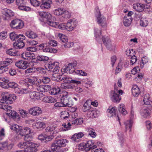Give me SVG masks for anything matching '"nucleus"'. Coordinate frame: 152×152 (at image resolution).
Listing matches in <instances>:
<instances>
[{"label": "nucleus", "instance_id": "7c9ffc66", "mask_svg": "<svg viewBox=\"0 0 152 152\" xmlns=\"http://www.w3.org/2000/svg\"><path fill=\"white\" fill-rule=\"evenodd\" d=\"M88 100L85 103L82 107V110L84 112L89 111L92 108H91V106L88 104Z\"/></svg>", "mask_w": 152, "mask_h": 152}, {"label": "nucleus", "instance_id": "1a4fd4ad", "mask_svg": "<svg viewBox=\"0 0 152 152\" xmlns=\"http://www.w3.org/2000/svg\"><path fill=\"white\" fill-rule=\"evenodd\" d=\"M30 114L34 116H38L42 113V111L40 108L37 106L33 107L28 110Z\"/></svg>", "mask_w": 152, "mask_h": 152}, {"label": "nucleus", "instance_id": "e2e57ef3", "mask_svg": "<svg viewBox=\"0 0 152 152\" xmlns=\"http://www.w3.org/2000/svg\"><path fill=\"white\" fill-rule=\"evenodd\" d=\"M7 32L3 31L0 33V39H4L7 37Z\"/></svg>", "mask_w": 152, "mask_h": 152}, {"label": "nucleus", "instance_id": "6e6552de", "mask_svg": "<svg viewBox=\"0 0 152 152\" xmlns=\"http://www.w3.org/2000/svg\"><path fill=\"white\" fill-rule=\"evenodd\" d=\"M59 68V64L58 62H54L48 66L49 70L55 73L53 75V76L54 77L56 76V74L57 73Z\"/></svg>", "mask_w": 152, "mask_h": 152}, {"label": "nucleus", "instance_id": "49530a36", "mask_svg": "<svg viewBox=\"0 0 152 152\" xmlns=\"http://www.w3.org/2000/svg\"><path fill=\"white\" fill-rule=\"evenodd\" d=\"M140 71V69L139 66H137L134 67L131 70V73L132 74L135 75L137 73L139 72Z\"/></svg>", "mask_w": 152, "mask_h": 152}, {"label": "nucleus", "instance_id": "69168bd1", "mask_svg": "<svg viewBox=\"0 0 152 152\" xmlns=\"http://www.w3.org/2000/svg\"><path fill=\"white\" fill-rule=\"evenodd\" d=\"M18 42H23V41L25 39V37L24 35L23 34H19L18 35Z\"/></svg>", "mask_w": 152, "mask_h": 152}, {"label": "nucleus", "instance_id": "b1692460", "mask_svg": "<svg viewBox=\"0 0 152 152\" xmlns=\"http://www.w3.org/2000/svg\"><path fill=\"white\" fill-rule=\"evenodd\" d=\"M142 115L145 118H147L150 115L151 110L149 108L146 107L142 109L141 110Z\"/></svg>", "mask_w": 152, "mask_h": 152}, {"label": "nucleus", "instance_id": "ea45409f", "mask_svg": "<svg viewBox=\"0 0 152 152\" xmlns=\"http://www.w3.org/2000/svg\"><path fill=\"white\" fill-rule=\"evenodd\" d=\"M102 40L104 44L105 45L110 44L111 42V41L109 37H105L103 36L102 38Z\"/></svg>", "mask_w": 152, "mask_h": 152}, {"label": "nucleus", "instance_id": "6ab92c4d", "mask_svg": "<svg viewBox=\"0 0 152 152\" xmlns=\"http://www.w3.org/2000/svg\"><path fill=\"white\" fill-rule=\"evenodd\" d=\"M84 135V134L83 132H80L75 133L72 136L71 139L76 142H78Z\"/></svg>", "mask_w": 152, "mask_h": 152}, {"label": "nucleus", "instance_id": "4c0bfd02", "mask_svg": "<svg viewBox=\"0 0 152 152\" xmlns=\"http://www.w3.org/2000/svg\"><path fill=\"white\" fill-rule=\"evenodd\" d=\"M64 12V9L63 8H60L56 9L54 11V14L56 15H62L63 13Z\"/></svg>", "mask_w": 152, "mask_h": 152}, {"label": "nucleus", "instance_id": "2f4dec72", "mask_svg": "<svg viewBox=\"0 0 152 152\" xmlns=\"http://www.w3.org/2000/svg\"><path fill=\"white\" fill-rule=\"evenodd\" d=\"M88 148H87L86 143H81L78 146V149L80 151H88Z\"/></svg>", "mask_w": 152, "mask_h": 152}, {"label": "nucleus", "instance_id": "e433bc0d", "mask_svg": "<svg viewBox=\"0 0 152 152\" xmlns=\"http://www.w3.org/2000/svg\"><path fill=\"white\" fill-rule=\"evenodd\" d=\"M119 110L123 115H126L127 113V111L125 108V107L123 104L120 105Z\"/></svg>", "mask_w": 152, "mask_h": 152}, {"label": "nucleus", "instance_id": "0e129e2a", "mask_svg": "<svg viewBox=\"0 0 152 152\" xmlns=\"http://www.w3.org/2000/svg\"><path fill=\"white\" fill-rule=\"evenodd\" d=\"M48 44L50 46L54 47L57 45V42L54 40L52 39L49 41Z\"/></svg>", "mask_w": 152, "mask_h": 152}, {"label": "nucleus", "instance_id": "13d9d810", "mask_svg": "<svg viewBox=\"0 0 152 152\" xmlns=\"http://www.w3.org/2000/svg\"><path fill=\"white\" fill-rule=\"evenodd\" d=\"M17 86V84L14 82H11L7 84L8 88H15Z\"/></svg>", "mask_w": 152, "mask_h": 152}, {"label": "nucleus", "instance_id": "9d476101", "mask_svg": "<svg viewBox=\"0 0 152 152\" xmlns=\"http://www.w3.org/2000/svg\"><path fill=\"white\" fill-rule=\"evenodd\" d=\"M10 63L7 61H0V74L4 73L8 70V65Z\"/></svg>", "mask_w": 152, "mask_h": 152}, {"label": "nucleus", "instance_id": "bb28decb", "mask_svg": "<svg viewBox=\"0 0 152 152\" xmlns=\"http://www.w3.org/2000/svg\"><path fill=\"white\" fill-rule=\"evenodd\" d=\"M86 144L87 148H88V151L91 149H93L97 147L96 145H94V143L92 140L88 141Z\"/></svg>", "mask_w": 152, "mask_h": 152}, {"label": "nucleus", "instance_id": "603ef678", "mask_svg": "<svg viewBox=\"0 0 152 152\" xmlns=\"http://www.w3.org/2000/svg\"><path fill=\"white\" fill-rule=\"evenodd\" d=\"M62 16L63 17L69 18L71 16V13L68 11H65L64 9V12L63 13Z\"/></svg>", "mask_w": 152, "mask_h": 152}, {"label": "nucleus", "instance_id": "3c124183", "mask_svg": "<svg viewBox=\"0 0 152 152\" xmlns=\"http://www.w3.org/2000/svg\"><path fill=\"white\" fill-rule=\"evenodd\" d=\"M30 1L31 4L34 7H38L40 4V2L37 0H30Z\"/></svg>", "mask_w": 152, "mask_h": 152}, {"label": "nucleus", "instance_id": "37998d69", "mask_svg": "<svg viewBox=\"0 0 152 152\" xmlns=\"http://www.w3.org/2000/svg\"><path fill=\"white\" fill-rule=\"evenodd\" d=\"M88 131L89 134L93 137H95L96 136V134L94 132V130L91 128L88 129Z\"/></svg>", "mask_w": 152, "mask_h": 152}, {"label": "nucleus", "instance_id": "a18cd8bd", "mask_svg": "<svg viewBox=\"0 0 152 152\" xmlns=\"http://www.w3.org/2000/svg\"><path fill=\"white\" fill-rule=\"evenodd\" d=\"M69 113L66 111H64L61 112V117L63 119L68 118L69 116Z\"/></svg>", "mask_w": 152, "mask_h": 152}, {"label": "nucleus", "instance_id": "c85d7f7f", "mask_svg": "<svg viewBox=\"0 0 152 152\" xmlns=\"http://www.w3.org/2000/svg\"><path fill=\"white\" fill-rule=\"evenodd\" d=\"M13 45L16 49H20L22 48L25 45L24 43L23 42L17 41L13 43Z\"/></svg>", "mask_w": 152, "mask_h": 152}, {"label": "nucleus", "instance_id": "f03ea898", "mask_svg": "<svg viewBox=\"0 0 152 152\" xmlns=\"http://www.w3.org/2000/svg\"><path fill=\"white\" fill-rule=\"evenodd\" d=\"M10 128L12 130L15 131L18 135L22 136L30 134L31 131V129L28 127L23 128L16 124L12 125Z\"/></svg>", "mask_w": 152, "mask_h": 152}, {"label": "nucleus", "instance_id": "a878e982", "mask_svg": "<svg viewBox=\"0 0 152 152\" xmlns=\"http://www.w3.org/2000/svg\"><path fill=\"white\" fill-rule=\"evenodd\" d=\"M87 115L89 118H93L97 116V113L96 111L92 108L88 111Z\"/></svg>", "mask_w": 152, "mask_h": 152}, {"label": "nucleus", "instance_id": "6e6d98bb", "mask_svg": "<svg viewBox=\"0 0 152 152\" xmlns=\"http://www.w3.org/2000/svg\"><path fill=\"white\" fill-rule=\"evenodd\" d=\"M71 125L70 123L68 122L67 123H64L62 126L63 127V128L64 129V130H66L69 129Z\"/></svg>", "mask_w": 152, "mask_h": 152}, {"label": "nucleus", "instance_id": "5fc2aeb1", "mask_svg": "<svg viewBox=\"0 0 152 152\" xmlns=\"http://www.w3.org/2000/svg\"><path fill=\"white\" fill-rule=\"evenodd\" d=\"M22 69H26L29 66V63L26 61H22Z\"/></svg>", "mask_w": 152, "mask_h": 152}, {"label": "nucleus", "instance_id": "c9c22d12", "mask_svg": "<svg viewBox=\"0 0 152 152\" xmlns=\"http://www.w3.org/2000/svg\"><path fill=\"white\" fill-rule=\"evenodd\" d=\"M148 62V59L146 56L143 57L142 58V60L140 63V66L141 68L143 67L144 65Z\"/></svg>", "mask_w": 152, "mask_h": 152}, {"label": "nucleus", "instance_id": "052dcab7", "mask_svg": "<svg viewBox=\"0 0 152 152\" xmlns=\"http://www.w3.org/2000/svg\"><path fill=\"white\" fill-rule=\"evenodd\" d=\"M108 112L110 114L113 115L115 113V107L112 106H110L107 110Z\"/></svg>", "mask_w": 152, "mask_h": 152}, {"label": "nucleus", "instance_id": "9b49d317", "mask_svg": "<svg viewBox=\"0 0 152 152\" xmlns=\"http://www.w3.org/2000/svg\"><path fill=\"white\" fill-rule=\"evenodd\" d=\"M77 24V22L74 19L70 20L66 23V30L70 31L75 28Z\"/></svg>", "mask_w": 152, "mask_h": 152}, {"label": "nucleus", "instance_id": "20e7f679", "mask_svg": "<svg viewBox=\"0 0 152 152\" xmlns=\"http://www.w3.org/2000/svg\"><path fill=\"white\" fill-rule=\"evenodd\" d=\"M2 98L0 100L1 103H7L10 104L16 99V96L14 94H10L8 92H5L3 93Z\"/></svg>", "mask_w": 152, "mask_h": 152}, {"label": "nucleus", "instance_id": "a211bd4d", "mask_svg": "<svg viewBox=\"0 0 152 152\" xmlns=\"http://www.w3.org/2000/svg\"><path fill=\"white\" fill-rule=\"evenodd\" d=\"M42 95V94L35 91L31 92L29 93L30 97L33 99H40L41 96Z\"/></svg>", "mask_w": 152, "mask_h": 152}, {"label": "nucleus", "instance_id": "4d7b16f0", "mask_svg": "<svg viewBox=\"0 0 152 152\" xmlns=\"http://www.w3.org/2000/svg\"><path fill=\"white\" fill-rule=\"evenodd\" d=\"M63 101L62 104H63L64 106H69L70 104H69V100L67 97L66 98H63Z\"/></svg>", "mask_w": 152, "mask_h": 152}, {"label": "nucleus", "instance_id": "4468645a", "mask_svg": "<svg viewBox=\"0 0 152 152\" xmlns=\"http://www.w3.org/2000/svg\"><path fill=\"white\" fill-rule=\"evenodd\" d=\"M132 93L133 96L137 97L141 93L140 89L136 85L133 86L132 89Z\"/></svg>", "mask_w": 152, "mask_h": 152}, {"label": "nucleus", "instance_id": "f257e3e1", "mask_svg": "<svg viewBox=\"0 0 152 152\" xmlns=\"http://www.w3.org/2000/svg\"><path fill=\"white\" fill-rule=\"evenodd\" d=\"M17 146L20 149H24L23 150L18 151L19 152H36L39 145L30 141H25L19 142Z\"/></svg>", "mask_w": 152, "mask_h": 152}, {"label": "nucleus", "instance_id": "aec40b11", "mask_svg": "<svg viewBox=\"0 0 152 152\" xmlns=\"http://www.w3.org/2000/svg\"><path fill=\"white\" fill-rule=\"evenodd\" d=\"M133 8L138 12H142L144 10V5L142 3H137L133 5Z\"/></svg>", "mask_w": 152, "mask_h": 152}, {"label": "nucleus", "instance_id": "5701e85b", "mask_svg": "<svg viewBox=\"0 0 152 152\" xmlns=\"http://www.w3.org/2000/svg\"><path fill=\"white\" fill-rule=\"evenodd\" d=\"M43 102L47 103H53L57 100L56 98L52 96H45L42 99Z\"/></svg>", "mask_w": 152, "mask_h": 152}, {"label": "nucleus", "instance_id": "4be33fe9", "mask_svg": "<svg viewBox=\"0 0 152 152\" xmlns=\"http://www.w3.org/2000/svg\"><path fill=\"white\" fill-rule=\"evenodd\" d=\"M33 126L38 129L41 130L45 127L46 125L44 122H38L34 123Z\"/></svg>", "mask_w": 152, "mask_h": 152}, {"label": "nucleus", "instance_id": "de8ad7c7", "mask_svg": "<svg viewBox=\"0 0 152 152\" xmlns=\"http://www.w3.org/2000/svg\"><path fill=\"white\" fill-rule=\"evenodd\" d=\"M10 36L11 40L13 41L15 40L18 38V35L14 32L10 33Z\"/></svg>", "mask_w": 152, "mask_h": 152}, {"label": "nucleus", "instance_id": "0eeeda50", "mask_svg": "<svg viewBox=\"0 0 152 152\" xmlns=\"http://www.w3.org/2000/svg\"><path fill=\"white\" fill-rule=\"evenodd\" d=\"M77 65L76 61H74L72 63L69 64L66 67L62 68L61 69L62 72H64L69 73H72L75 71V67Z\"/></svg>", "mask_w": 152, "mask_h": 152}, {"label": "nucleus", "instance_id": "09e8293b", "mask_svg": "<svg viewBox=\"0 0 152 152\" xmlns=\"http://www.w3.org/2000/svg\"><path fill=\"white\" fill-rule=\"evenodd\" d=\"M47 24L52 27L55 28L57 27L58 24V22L53 21L52 20L47 22Z\"/></svg>", "mask_w": 152, "mask_h": 152}, {"label": "nucleus", "instance_id": "f3484780", "mask_svg": "<svg viewBox=\"0 0 152 152\" xmlns=\"http://www.w3.org/2000/svg\"><path fill=\"white\" fill-rule=\"evenodd\" d=\"M39 15L42 18L46 19V23L52 20V15L49 13L47 12H39Z\"/></svg>", "mask_w": 152, "mask_h": 152}, {"label": "nucleus", "instance_id": "39448f33", "mask_svg": "<svg viewBox=\"0 0 152 152\" xmlns=\"http://www.w3.org/2000/svg\"><path fill=\"white\" fill-rule=\"evenodd\" d=\"M113 92V95L111 97L113 101L114 102H119L121 98L120 95H122L124 91L121 90L119 89L117 85L115 84Z\"/></svg>", "mask_w": 152, "mask_h": 152}, {"label": "nucleus", "instance_id": "423d86ee", "mask_svg": "<svg viewBox=\"0 0 152 152\" xmlns=\"http://www.w3.org/2000/svg\"><path fill=\"white\" fill-rule=\"evenodd\" d=\"M24 25L23 21L18 19L13 20L10 23V26L12 28L17 30L22 28Z\"/></svg>", "mask_w": 152, "mask_h": 152}, {"label": "nucleus", "instance_id": "412c9836", "mask_svg": "<svg viewBox=\"0 0 152 152\" xmlns=\"http://www.w3.org/2000/svg\"><path fill=\"white\" fill-rule=\"evenodd\" d=\"M2 12V14L7 17H12L14 15V13L11 10L5 8L3 9Z\"/></svg>", "mask_w": 152, "mask_h": 152}, {"label": "nucleus", "instance_id": "7ed1b4c3", "mask_svg": "<svg viewBox=\"0 0 152 152\" xmlns=\"http://www.w3.org/2000/svg\"><path fill=\"white\" fill-rule=\"evenodd\" d=\"M67 142L66 139L63 138H56L51 145V150L52 151H59L61 148L65 147Z\"/></svg>", "mask_w": 152, "mask_h": 152}, {"label": "nucleus", "instance_id": "680f3d73", "mask_svg": "<svg viewBox=\"0 0 152 152\" xmlns=\"http://www.w3.org/2000/svg\"><path fill=\"white\" fill-rule=\"evenodd\" d=\"M64 47L67 48H69L73 46V43L72 42H68V41L65 43Z\"/></svg>", "mask_w": 152, "mask_h": 152}, {"label": "nucleus", "instance_id": "f704fd0d", "mask_svg": "<svg viewBox=\"0 0 152 152\" xmlns=\"http://www.w3.org/2000/svg\"><path fill=\"white\" fill-rule=\"evenodd\" d=\"M6 114L10 118L14 119L16 118L17 113L14 110H11L9 111V112L7 113Z\"/></svg>", "mask_w": 152, "mask_h": 152}, {"label": "nucleus", "instance_id": "c756f323", "mask_svg": "<svg viewBox=\"0 0 152 152\" xmlns=\"http://www.w3.org/2000/svg\"><path fill=\"white\" fill-rule=\"evenodd\" d=\"M46 46L47 44L45 43L39 45L40 48L41 49H43L44 52H50L51 48Z\"/></svg>", "mask_w": 152, "mask_h": 152}, {"label": "nucleus", "instance_id": "2eb2a0df", "mask_svg": "<svg viewBox=\"0 0 152 152\" xmlns=\"http://www.w3.org/2000/svg\"><path fill=\"white\" fill-rule=\"evenodd\" d=\"M26 81L32 85H35L36 86H38L40 83H42L41 80L39 79L38 80L35 77H33L30 79L27 78Z\"/></svg>", "mask_w": 152, "mask_h": 152}, {"label": "nucleus", "instance_id": "bf43d9fd", "mask_svg": "<svg viewBox=\"0 0 152 152\" xmlns=\"http://www.w3.org/2000/svg\"><path fill=\"white\" fill-rule=\"evenodd\" d=\"M75 73L83 76H86L87 75V74L86 72L81 70H76L75 71Z\"/></svg>", "mask_w": 152, "mask_h": 152}, {"label": "nucleus", "instance_id": "58836bf2", "mask_svg": "<svg viewBox=\"0 0 152 152\" xmlns=\"http://www.w3.org/2000/svg\"><path fill=\"white\" fill-rule=\"evenodd\" d=\"M126 131L130 132L131 130L132 124L129 121H126L125 123Z\"/></svg>", "mask_w": 152, "mask_h": 152}, {"label": "nucleus", "instance_id": "f8f14e48", "mask_svg": "<svg viewBox=\"0 0 152 152\" xmlns=\"http://www.w3.org/2000/svg\"><path fill=\"white\" fill-rule=\"evenodd\" d=\"M22 57L24 59L31 61L35 59L34 54L30 52H24L21 55Z\"/></svg>", "mask_w": 152, "mask_h": 152}, {"label": "nucleus", "instance_id": "774afa93", "mask_svg": "<svg viewBox=\"0 0 152 152\" xmlns=\"http://www.w3.org/2000/svg\"><path fill=\"white\" fill-rule=\"evenodd\" d=\"M137 61V57L135 56H133L131 58L130 63L131 65H133Z\"/></svg>", "mask_w": 152, "mask_h": 152}, {"label": "nucleus", "instance_id": "338daca9", "mask_svg": "<svg viewBox=\"0 0 152 152\" xmlns=\"http://www.w3.org/2000/svg\"><path fill=\"white\" fill-rule=\"evenodd\" d=\"M55 129V127L51 125L47 127L46 129V131L49 132H52Z\"/></svg>", "mask_w": 152, "mask_h": 152}, {"label": "nucleus", "instance_id": "dca6fc26", "mask_svg": "<svg viewBox=\"0 0 152 152\" xmlns=\"http://www.w3.org/2000/svg\"><path fill=\"white\" fill-rule=\"evenodd\" d=\"M51 0H42L40 7L42 9H48L50 7Z\"/></svg>", "mask_w": 152, "mask_h": 152}, {"label": "nucleus", "instance_id": "8fccbe9b", "mask_svg": "<svg viewBox=\"0 0 152 152\" xmlns=\"http://www.w3.org/2000/svg\"><path fill=\"white\" fill-rule=\"evenodd\" d=\"M27 36L30 38L32 39L35 38L37 37V34L32 31H30Z\"/></svg>", "mask_w": 152, "mask_h": 152}, {"label": "nucleus", "instance_id": "cd10ccee", "mask_svg": "<svg viewBox=\"0 0 152 152\" xmlns=\"http://www.w3.org/2000/svg\"><path fill=\"white\" fill-rule=\"evenodd\" d=\"M143 102L145 104L149 105L151 102L150 95L149 94H146L144 96Z\"/></svg>", "mask_w": 152, "mask_h": 152}, {"label": "nucleus", "instance_id": "79ce46f5", "mask_svg": "<svg viewBox=\"0 0 152 152\" xmlns=\"http://www.w3.org/2000/svg\"><path fill=\"white\" fill-rule=\"evenodd\" d=\"M140 25L143 27H146L148 24V21L146 18H141L140 21Z\"/></svg>", "mask_w": 152, "mask_h": 152}, {"label": "nucleus", "instance_id": "864d4df0", "mask_svg": "<svg viewBox=\"0 0 152 152\" xmlns=\"http://www.w3.org/2000/svg\"><path fill=\"white\" fill-rule=\"evenodd\" d=\"M145 126L148 130H150L152 128V124L149 121H146L145 122Z\"/></svg>", "mask_w": 152, "mask_h": 152}, {"label": "nucleus", "instance_id": "393cba45", "mask_svg": "<svg viewBox=\"0 0 152 152\" xmlns=\"http://www.w3.org/2000/svg\"><path fill=\"white\" fill-rule=\"evenodd\" d=\"M16 3L19 9L21 10H24L26 9L24 6V0H16Z\"/></svg>", "mask_w": 152, "mask_h": 152}, {"label": "nucleus", "instance_id": "a19ab883", "mask_svg": "<svg viewBox=\"0 0 152 152\" xmlns=\"http://www.w3.org/2000/svg\"><path fill=\"white\" fill-rule=\"evenodd\" d=\"M58 37H60L61 41L65 43L68 40L67 37L64 35L59 34H58Z\"/></svg>", "mask_w": 152, "mask_h": 152}, {"label": "nucleus", "instance_id": "72a5a7b5", "mask_svg": "<svg viewBox=\"0 0 152 152\" xmlns=\"http://www.w3.org/2000/svg\"><path fill=\"white\" fill-rule=\"evenodd\" d=\"M61 91V89L59 87H55L53 88H52L50 90L51 93L52 94L55 95L59 93Z\"/></svg>", "mask_w": 152, "mask_h": 152}, {"label": "nucleus", "instance_id": "ddd939ff", "mask_svg": "<svg viewBox=\"0 0 152 152\" xmlns=\"http://www.w3.org/2000/svg\"><path fill=\"white\" fill-rule=\"evenodd\" d=\"M97 22L102 27H105L107 26L106 19L104 17H101V14L98 15L96 16Z\"/></svg>", "mask_w": 152, "mask_h": 152}, {"label": "nucleus", "instance_id": "473e14b6", "mask_svg": "<svg viewBox=\"0 0 152 152\" xmlns=\"http://www.w3.org/2000/svg\"><path fill=\"white\" fill-rule=\"evenodd\" d=\"M132 20L131 18H128L127 17H125L123 20L124 25L126 26H129L131 24Z\"/></svg>", "mask_w": 152, "mask_h": 152}, {"label": "nucleus", "instance_id": "c03bdc74", "mask_svg": "<svg viewBox=\"0 0 152 152\" xmlns=\"http://www.w3.org/2000/svg\"><path fill=\"white\" fill-rule=\"evenodd\" d=\"M83 122V118H79L73 120L72 124L76 125H80L82 124Z\"/></svg>", "mask_w": 152, "mask_h": 152}]
</instances>
